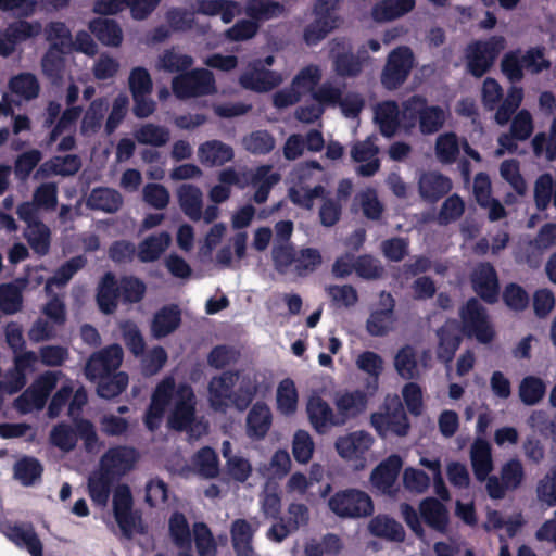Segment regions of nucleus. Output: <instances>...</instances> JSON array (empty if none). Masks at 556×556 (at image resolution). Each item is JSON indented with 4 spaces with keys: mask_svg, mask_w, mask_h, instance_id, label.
I'll use <instances>...</instances> for the list:
<instances>
[{
    "mask_svg": "<svg viewBox=\"0 0 556 556\" xmlns=\"http://www.w3.org/2000/svg\"><path fill=\"white\" fill-rule=\"evenodd\" d=\"M73 424L74 427L65 421L54 425L50 431L51 444L63 452H71L80 439L87 453L98 452L103 446L92 421L76 417L73 418Z\"/></svg>",
    "mask_w": 556,
    "mask_h": 556,
    "instance_id": "1",
    "label": "nucleus"
},
{
    "mask_svg": "<svg viewBox=\"0 0 556 556\" xmlns=\"http://www.w3.org/2000/svg\"><path fill=\"white\" fill-rule=\"evenodd\" d=\"M505 47L506 40L500 35L470 42L465 53L468 73L476 78L484 76L493 67Z\"/></svg>",
    "mask_w": 556,
    "mask_h": 556,
    "instance_id": "2",
    "label": "nucleus"
},
{
    "mask_svg": "<svg viewBox=\"0 0 556 556\" xmlns=\"http://www.w3.org/2000/svg\"><path fill=\"white\" fill-rule=\"evenodd\" d=\"M460 329L467 338L489 344L495 337L486 308L476 298H470L459 309Z\"/></svg>",
    "mask_w": 556,
    "mask_h": 556,
    "instance_id": "3",
    "label": "nucleus"
},
{
    "mask_svg": "<svg viewBox=\"0 0 556 556\" xmlns=\"http://www.w3.org/2000/svg\"><path fill=\"white\" fill-rule=\"evenodd\" d=\"M114 518L126 539H131L134 532L144 534L147 529L142 523L139 510H134V497L127 484L118 485L113 494Z\"/></svg>",
    "mask_w": 556,
    "mask_h": 556,
    "instance_id": "4",
    "label": "nucleus"
},
{
    "mask_svg": "<svg viewBox=\"0 0 556 556\" xmlns=\"http://www.w3.org/2000/svg\"><path fill=\"white\" fill-rule=\"evenodd\" d=\"M329 509L340 518H363L371 516L374 503L371 497L357 489H345L336 492L328 500Z\"/></svg>",
    "mask_w": 556,
    "mask_h": 556,
    "instance_id": "5",
    "label": "nucleus"
},
{
    "mask_svg": "<svg viewBox=\"0 0 556 556\" xmlns=\"http://www.w3.org/2000/svg\"><path fill=\"white\" fill-rule=\"evenodd\" d=\"M172 89L180 100L214 94L217 90L215 77L206 68H194L175 76Z\"/></svg>",
    "mask_w": 556,
    "mask_h": 556,
    "instance_id": "6",
    "label": "nucleus"
},
{
    "mask_svg": "<svg viewBox=\"0 0 556 556\" xmlns=\"http://www.w3.org/2000/svg\"><path fill=\"white\" fill-rule=\"evenodd\" d=\"M415 58L409 47L401 46L393 49L387 56L380 75L381 85L387 90L399 89L408 78Z\"/></svg>",
    "mask_w": 556,
    "mask_h": 556,
    "instance_id": "7",
    "label": "nucleus"
},
{
    "mask_svg": "<svg viewBox=\"0 0 556 556\" xmlns=\"http://www.w3.org/2000/svg\"><path fill=\"white\" fill-rule=\"evenodd\" d=\"M173 408L167 417V426L175 431H186L195 420V394L188 383L175 384Z\"/></svg>",
    "mask_w": 556,
    "mask_h": 556,
    "instance_id": "8",
    "label": "nucleus"
},
{
    "mask_svg": "<svg viewBox=\"0 0 556 556\" xmlns=\"http://www.w3.org/2000/svg\"><path fill=\"white\" fill-rule=\"evenodd\" d=\"M25 18L18 17L0 31L1 56L8 58L12 55L17 45L34 39L41 34L42 25L39 21L29 22Z\"/></svg>",
    "mask_w": 556,
    "mask_h": 556,
    "instance_id": "9",
    "label": "nucleus"
},
{
    "mask_svg": "<svg viewBox=\"0 0 556 556\" xmlns=\"http://www.w3.org/2000/svg\"><path fill=\"white\" fill-rule=\"evenodd\" d=\"M174 391L175 380L173 377H166L157 383L143 417L148 430L153 432L161 427L166 408L174 396Z\"/></svg>",
    "mask_w": 556,
    "mask_h": 556,
    "instance_id": "10",
    "label": "nucleus"
},
{
    "mask_svg": "<svg viewBox=\"0 0 556 556\" xmlns=\"http://www.w3.org/2000/svg\"><path fill=\"white\" fill-rule=\"evenodd\" d=\"M330 54L333 70L340 77H357L363 71L362 60L353 53L351 40L345 37L331 41Z\"/></svg>",
    "mask_w": 556,
    "mask_h": 556,
    "instance_id": "11",
    "label": "nucleus"
},
{
    "mask_svg": "<svg viewBox=\"0 0 556 556\" xmlns=\"http://www.w3.org/2000/svg\"><path fill=\"white\" fill-rule=\"evenodd\" d=\"M473 291L488 304H495L500 298V281L494 266L490 262L479 263L471 273Z\"/></svg>",
    "mask_w": 556,
    "mask_h": 556,
    "instance_id": "12",
    "label": "nucleus"
},
{
    "mask_svg": "<svg viewBox=\"0 0 556 556\" xmlns=\"http://www.w3.org/2000/svg\"><path fill=\"white\" fill-rule=\"evenodd\" d=\"M435 334L438 338L437 358L448 365L453 362L465 336L460 329V323L455 318H448L437 330Z\"/></svg>",
    "mask_w": 556,
    "mask_h": 556,
    "instance_id": "13",
    "label": "nucleus"
},
{
    "mask_svg": "<svg viewBox=\"0 0 556 556\" xmlns=\"http://www.w3.org/2000/svg\"><path fill=\"white\" fill-rule=\"evenodd\" d=\"M403 466L397 454H392L380 462L370 473V482L381 494L394 496L397 493L395 482Z\"/></svg>",
    "mask_w": 556,
    "mask_h": 556,
    "instance_id": "14",
    "label": "nucleus"
},
{
    "mask_svg": "<svg viewBox=\"0 0 556 556\" xmlns=\"http://www.w3.org/2000/svg\"><path fill=\"white\" fill-rule=\"evenodd\" d=\"M240 377V370H225L214 376L207 386L208 403L215 412H226L230 407L232 389Z\"/></svg>",
    "mask_w": 556,
    "mask_h": 556,
    "instance_id": "15",
    "label": "nucleus"
},
{
    "mask_svg": "<svg viewBox=\"0 0 556 556\" xmlns=\"http://www.w3.org/2000/svg\"><path fill=\"white\" fill-rule=\"evenodd\" d=\"M281 81V75L264 67L260 60L250 63L239 77V84L242 88L255 92H268L279 86Z\"/></svg>",
    "mask_w": 556,
    "mask_h": 556,
    "instance_id": "16",
    "label": "nucleus"
},
{
    "mask_svg": "<svg viewBox=\"0 0 556 556\" xmlns=\"http://www.w3.org/2000/svg\"><path fill=\"white\" fill-rule=\"evenodd\" d=\"M123 361V349L118 344H111L93 353L86 363V376L96 378L116 372Z\"/></svg>",
    "mask_w": 556,
    "mask_h": 556,
    "instance_id": "17",
    "label": "nucleus"
},
{
    "mask_svg": "<svg viewBox=\"0 0 556 556\" xmlns=\"http://www.w3.org/2000/svg\"><path fill=\"white\" fill-rule=\"evenodd\" d=\"M306 413L312 428L318 434L323 435L332 428L343 427L338 413H334L329 403L318 395L309 397Z\"/></svg>",
    "mask_w": 556,
    "mask_h": 556,
    "instance_id": "18",
    "label": "nucleus"
},
{
    "mask_svg": "<svg viewBox=\"0 0 556 556\" xmlns=\"http://www.w3.org/2000/svg\"><path fill=\"white\" fill-rule=\"evenodd\" d=\"M137 458V451L134 447L125 445L110 447L101 457V470L110 476L124 475L134 468Z\"/></svg>",
    "mask_w": 556,
    "mask_h": 556,
    "instance_id": "19",
    "label": "nucleus"
},
{
    "mask_svg": "<svg viewBox=\"0 0 556 556\" xmlns=\"http://www.w3.org/2000/svg\"><path fill=\"white\" fill-rule=\"evenodd\" d=\"M370 396L372 395L368 393L366 388L365 390L356 389L337 394L334 405L339 417H341L340 420L342 421V426L346 425L350 419L358 417L366 410Z\"/></svg>",
    "mask_w": 556,
    "mask_h": 556,
    "instance_id": "20",
    "label": "nucleus"
},
{
    "mask_svg": "<svg viewBox=\"0 0 556 556\" xmlns=\"http://www.w3.org/2000/svg\"><path fill=\"white\" fill-rule=\"evenodd\" d=\"M374 443L372 437L366 431H354L339 437L334 446L338 454L344 459H358L369 451Z\"/></svg>",
    "mask_w": 556,
    "mask_h": 556,
    "instance_id": "21",
    "label": "nucleus"
},
{
    "mask_svg": "<svg viewBox=\"0 0 556 556\" xmlns=\"http://www.w3.org/2000/svg\"><path fill=\"white\" fill-rule=\"evenodd\" d=\"M419 514L424 522L437 532L444 533L448 527V510L437 497L428 496L419 503Z\"/></svg>",
    "mask_w": 556,
    "mask_h": 556,
    "instance_id": "22",
    "label": "nucleus"
},
{
    "mask_svg": "<svg viewBox=\"0 0 556 556\" xmlns=\"http://www.w3.org/2000/svg\"><path fill=\"white\" fill-rule=\"evenodd\" d=\"M121 298L119 282L112 271L105 273L97 288L96 301L101 313L113 314Z\"/></svg>",
    "mask_w": 556,
    "mask_h": 556,
    "instance_id": "23",
    "label": "nucleus"
},
{
    "mask_svg": "<svg viewBox=\"0 0 556 556\" xmlns=\"http://www.w3.org/2000/svg\"><path fill=\"white\" fill-rule=\"evenodd\" d=\"M81 165V160L77 154L53 156L39 166L36 177L48 178L52 175L62 177L74 176L80 170Z\"/></svg>",
    "mask_w": 556,
    "mask_h": 556,
    "instance_id": "24",
    "label": "nucleus"
},
{
    "mask_svg": "<svg viewBox=\"0 0 556 556\" xmlns=\"http://www.w3.org/2000/svg\"><path fill=\"white\" fill-rule=\"evenodd\" d=\"M243 13L262 26L267 21L285 16L287 8L277 0H245Z\"/></svg>",
    "mask_w": 556,
    "mask_h": 556,
    "instance_id": "25",
    "label": "nucleus"
},
{
    "mask_svg": "<svg viewBox=\"0 0 556 556\" xmlns=\"http://www.w3.org/2000/svg\"><path fill=\"white\" fill-rule=\"evenodd\" d=\"M368 531L376 538L394 543H403L406 538L404 527L393 517L386 514L374 516L368 523Z\"/></svg>",
    "mask_w": 556,
    "mask_h": 556,
    "instance_id": "26",
    "label": "nucleus"
},
{
    "mask_svg": "<svg viewBox=\"0 0 556 556\" xmlns=\"http://www.w3.org/2000/svg\"><path fill=\"white\" fill-rule=\"evenodd\" d=\"M273 424V415L265 402H256L247 416V434L253 440L264 439Z\"/></svg>",
    "mask_w": 556,
    "mask_h": 556,
    "instance_id": "27",
    "label": "nucleus"
},
{
    "mask_svg": "<svg viewBox=\"0 0 556 556\" xmlns=\"http://www.w3.org/2000/svg\"><path fill=\"white\" fill-rule=\"evenodd\" d=\"M381 304L384 307L371 312L366 323L368 333L374 337H383L388 333L394 313L395 301L390 293H381Z\"/></svg>",
    "mask_w": 556,
    "mask_h": 556,
    "instance_id": "28",
    "label": "nucleus"
},
{
    "mask_svg": "<svg viewBox=\"0 0 556 556\" xmlns=\"http://www.w3.org/2000/svg\"><path fill=\"white\" fill-rule=\"evenodd\" d=\"M181 324V313L177 305H165L153 316L151 332L155 339L173 333Z\"/></svg>",
    "mask_w": 556,
    "mask_h": 556,
    "instance_id": "29",
    "label": "nucleus"
},
{
    "mask_svg": "<svg viewBox=\"0 0 556 556\" xmlns=\"http://www.w3.org/2000/svg\"><path fill=\"white\" fill-rule=\"evenodd\" d=\"M419 194L429 202H437L452 189L451 179L440 173L424 174L418 182Z\"/></svg>",
    "mask_w": 556,
    "mask_h": 556,
    "instance_id": "30",
    "label": "nucleus"
},
{
    "mask_svg": "<svg viewBox=\"0 0 556 556\" xmlns=\"http://www.w3.org/2000/svg\"><path fill=\"white\" fill-rule=\"evenodd\" d=\"M356 366L369 376L365 388L369 394L375 395L379 387V377L383 370L382 357L376 352L364 351L357 356Z\"/></svg>",
    "mask_w": 556,
    "mask_h": 556,
    "instance_id": "31",
    "label": "nucleus"
},
{
    "mask_svg": "<svg viewBox=\"0 0 556 556\" xmlns=\"http://www.w3.org/2000/svg\"><path fill=\"white\" fill-rule=\"evenodd\" d=\"M198 152L201 163L210 166H222L235 156L229 144L216 139L200 144Z\"/></svg>",
    "mask_w": 556,
    "mask_h": 556,
    "instance_id": "32",
    "label": "nucleus"
},
{
    "mask_svg": "<svg viewBox=\"0 0 556 556\" xmlns=\"http://www.w3.org/2000/svg\"><path fill=\"white\" fill-rule=\"evenodd\" d=\"M254 532L255 530L248 520L239 518L232 521L230 535L237 556H254L252 546Z\"/></svg>",
    "mask_w": 556,
    "mask_h": 556,
    "instance_id": "33",
    "label": "nucleus"
},
{
    "mask_svg": "<svg viewBox=\"0 0 556 556\" xmlns=\"http://www.w3.org/2000/svg\"><path fill=\"white\" fill-rule=\"evenodd\" d=\"M400 108L393 100L379 103L375 110V121L379 125L382 136L392 137L400 127Z\"/></svg>",
    "mask_w": 556,
    "mask_h": 556,
    "instance_id": "34",
    "label": "nucleus"
},
{
    "mask_svg": "<svg viewBox=\"0 0 556 556\" xmlns=\"http://www.w3.org/2000/svg\"><path fill=\"white\" fill-rule=\"evenodd\" d=\"M471 466L478 481L486 480L493 469L491 445L483 439H478L470 451Z\"/></svg>",
    "mask_w": 556,
    "mask_h": 556,
    "instance_id": "35",
    "label": "nucleus"
},
{
    "mask_svg": "<svg viewBox=\"0 0 556 556\" xmlns=\"http://www.w3.org/2000/svg\"><path fill=\"white\" fill-rule=\"evenodd\" d=\"M90 31L103 45L118 47L123 41V31L114 20L97 17L89 23Z\"/></svg>",
    "mask_w": 556,
    "mask_h": 556,
    "instance_id": "36",
    "label": "nucleus"
},
{
    "mask_svg": "<svg viewBox=\"0 0 556 556\" xmlns=\"http://www.w3.org/2000/svg\"><path fill=\"white\" fill-rule=\"evenodd\" d=\"M43 466L34 456H23L13 466V477L24 486H31L41 480Z\"/></svg>",
    "mask_w": 556,
    "mask_h": 556,
    "instance_id": "37",
    "label": "nucleus"
},
{
    "mask_svg": "<svg viewBox=\"0 0 556 556\" xmlns=\"http://www.w3.org/2000/svg\"><path fill=\"white\" fill-rule=\"evenodd\" d=\"M178 202L182 212L192 220L202 217V192L193 185H181L177 190Z\"/></svg>",
    "mask_w": 556,
    "mask_h": 556,
    "instance_id": "38",
    "label": "nucleus"
},
{
    "mask_svg": "<svg viewBox=\"0 0 556 556\" xmlns=\"http://www.w3.org/2000/svg\"><path fill=\"white\" fill-rule=\"evenodd\" d=\"M170 236L166 231L157 235H151L139 243L138 258L142 263L155 262L162 253L168 248Z\"/></svg>",
    "mask_w": 556,
    "mask_h": 556,
    "instance_id": "39",
    "label": "nucleus"
},
{
    "mask_svg": "<svg viewBox=\"0 0 556 556\" xmlns=\"http://www.w3.org/2000/svg\"><path fill=\"white\" fill-rule=\"evenodd\" d=\"M371 424L379 433L389 431L403 437L409 430V422L403 410L392 414H374L371 416Z\"/></svg>",
    "mask_w": 556,
    "mask_h": 556,
    "instance_id": "40",
    "label": "nucleus"
},
{
    "mask_svg": "<svg viewBox=\"0 0 556 556\" xmlns=\"http://www.w3.org/2000/svg\"><path fill=\"white\" fill-rule=\"evenodd\" d=\"M326 194L329 192L323 185L318 184L311 188L302 181L288 191L289 199L294 205L308 211L313 208L315 199H323Z\"/></svg>",
    "mask_w": 556,
    "mask_h": 556,
    "instance_id": "41",
    "label": "nucleus"
},
{
    "mask_svg": "<svg viewBox=\"0 0 556 556\" xmlns=\"http://www.w3.org/2000/svg\"><path fill=\"white\" fill-rule=\"evenodd\" d=\"M88 205L93 210L105 213H115L123 205L121 193L111 188H96L91 191Z\"/></svg>",
    "mask_w": 556,
    "mask_h": 556,
    "instance_id": "42",
    "label": "nucleus"
},
{
    "mask_svg": "<svg viewBox=\"0 0 556 556\" xmlns=\"http://www.w3.org/2000/svg\"><path fill=\"white\" fill-rule=\"evenodd\" d=\"M66 50L63 49V42H52L49 49L41 59V67L43 74L52 79L60 78L64 70V54Z\"/></svg>",
    "mask_w": 556,
    "mask_h": 556,
    "instance_id": "43",
    "label": "nucleus"
},
{
    "mask_svg": "<svg viewBox=\"0 0 556 556\" xmlns=\"http://www.w3.org/2000/svg\"><path fill=\"white\" fill-rule=\"evenodd\" d=\"M24 237L36 254L43 256L49 253L51 231L45 223L38 222L29 225L24 232Z\"/></svg>",
    "mask_w": 556,
    "mask_h": 556,
    "instance_id": "44",
    "label": "nucleus"
},
{
    "mask_svg": "<svg viewBox=\"0 0 556 556\" xmlns=\"http://www.w3.org/2000/svg\"><path fill=\"white\" fill-rule=\"evenodd\" d=\"M531 144L536 156L544 155L551 162L556 160V116L552 119L548 132H538Z\"/></svg>",
    "mask_w": 556,
    "mask_h": 556,
    "instance_id": "45",
    "label": "nucleus"
},
{
    "mask_svg": "<svg viewBox=\"0 0 556 556\" xmlns=\"http://www.w3.org/2000/svg\"><path fill=\"white\" fill-rule=\"evenodd\" d=\"M96 380H98V395L106 400L122 394L128 386V375L123 371L99 377Z\"/></svg>",
    "mask_w": 556,
    "mask_h": 556,
    "instance_id": "46",
    "label": "nucleus"
},
{
    "mask_svg": "<svg viewBox=\"0 0 556 556\" xmlns=\"http://www.w3.org/2000/svg\"><path fill=\"white\" fill-rule=\"evenodd\" d=\"M415 0H394L378 4L372 9V16L378 22L396 20L415 8Z\"/></svg>",
    "mask_w": 556,
    "mask_h": 556,
    "instance_id": "47",
    "label": "nucleus"
},
{
    "mask_svg": "<svg viewBox=\"0 0 556 556\" xmlns=\"http://www.w3.org/2000/svg\"><path fill=\"white\" fill-rule=\"evenodd\" d=\"M168 531L176 547H190L192 535L186 516L180 511H175L168 520Z\"/></svg>",
    "mask_w": 556,
    "mask_h": 556,
    "instance_id": "48",
    "label": "nucleus"
},
{
    "mask_svg": "<svg viewBox=\"0 0 556 556\" xmlns=\"http://www.w3.org/2000/svg\"><path fill=\"white\" fill-rule=\"evenodd\" d=\"M546 393L545 382L535 376H526L519 384V399L528 406L538 404Z\"/></svg>",
    "mask_w": 556,
    "mask_h": 556,
    "instance_id": "49",
    "label": "nucleus"
},
{
    "mask_svg": "<svg viewBox=\"0 0 556 556\" xmlns=\"http://www.w3.org/2000/svg\"><path fill=\"white\" fill-rule=\"evenodd\" d=\"M193 465L197 467L199 473L206 479H214L219 473V459L210 446L200 448L193 456Z\"/></svg>",
    "mask_w": 556,
    "mask_h": 556,
    "instance_id": "50",
    "label": "nucleus"
},
{
    "mask_svg": "<svg viewBox=\"0 0 556 556\" xmlns=\"http://www.w3.org/2000/svg\"><path fill=\"white\" fill-rule=\"evenodd\" d=\"M394 366L397 374L406 380L416 379L419 375L416 352L413 346L401 348L395 357Z\"/></svg>",
    "mask_w": 556,
    "mask_h": 556,
    "instance_id": "51",
    "label": "nucleus"
},
{
    "mask_svg": "<svg viewBox=\"0 0 556 556\" xmlns=\"http://www.w3.org/2000/svg\"><path fill=\"white\" fill-rule=\"evenodd\" d=\"M10 539L18 547H25L31 556H42V543L31 527L24 529L21 526H14L11 529Z\"/></svg>",
    "mask_w": 556,
    "mask_h": 556,
    "instance_id": "52",
    "label": "nucleus"
},
{
    "mask_svg": "<svg viewBox=\"0 0 556 556\" xmlns=\"http://www.w3.org/2000/svg\"><path fill=\"white\" fill-rule=\"evenodd\" d=\"M135 138L140 144L163 147L169 141L170 132L164 126L148 123L136 130Z\"/></svg>",
    "mask_w": 556,
    "mask_h": 556,
    "instance_id": "53",
    "label": "nucleus"
},
{
    "mask_svg": "<svg viewBox=\"0 0 556 556\" xmlns=\"http://www.w3.org/2000/svg\"><path fill=\"white\" fill-rule=\"evenodd\" d=\"M121 299L124 304H136L142 301L147 292L146 283L136 276H122L118 280Z\"/></svg>",
    "mask_w": 556,
    "mask_h": 556,
    "instance_id": "54",
    "label": "nucleus"
},
{
    "mask_svg": "<svg viewBox=\"0 0 556 556\" xmlns=\"http://www.w3.org/2000/svg\"><path fill=\"white\" fill-rule=\"evenodd\" d=\"M111 477L105 471L90 476L88 480V493L91 501L100 507L108 504L111 492Z\"/></svg>",
    "mask_w": 556,
    "mask_h": 556,
    "instance_id": "55",
    "label": "nucleus"
},
{
    "mask_svg": "<svg viewBox=\"0 0 556 556\" xmlns=\"http://www.w3.org/2000/svg\"><path fill=\"white\" fill-rule=\"evenodd\" d=\"M435 155L443 164H453L457 160L459 144L455 132H444L437 138Z\"/></svg>",
    "mask_w": 556,
    "mask_h": 556,
    "instance_id": "56",
    "label": "nucleus"
},
{
    "mask_svg": "<svg viewBox=\"0 0 556 556\" xmlns=\"http://www.w3.org/2000/svg\"><path fill=\"white\" fill-rule=\"evenodd\" d=\"M523 100V89L521 87L511 86L506 98L498 105L495 119L497 124L505 125L509 122L513 114L517 111Z\"/></svg>",
    "mask_w": 556,
    "mask_h": 556,
    "instance_id": "57",
    "label": "nucleus"
},
{
    "mask_svg": "<svg viewBox=\"0 0 556 556\" xmlns=\"http://www.w3.org/2000/svg\"><path fill=\"white\" fill-rule=\"evenodd\" d=\"M9 87L11 91L26 100H33L38 97L40 86L37 77L31 73H21L10 79Z\"/></svg>",
    "mask_w": 556,
    "mask_h": 556,
    "instance_id": "58",
    "label": "nucleus"
},
{
    "mask_svg": "<svg viewBox=\"0 0 556 556\" xmlns=\"http://www.w3.org/2000/svg\"><path fill=\"white\" fill-rule=\"evenodd\" d=\"M106 109L108 105L103 98H98L91 101L81 121V132L85 135L98 132Z\"/></svg>",
    "mask_w": 556,
    "mask_h": 556,
    "instance_id": "59",
    "label": "nucleus"
},
{
    "mask_svg": "<svg viewBox=\"0 0 556 556\" xmlns=\"http://www.w3.org/2000/svg\"><path fill=\"white\" fill-rule=\"evenodd\" d=\"M243 146L247 151L256 155L270 153L275 148V138L267 130H255L243 138Z\"/></svg>",
    "mask_w": 556,
    "mask_h": 556,
    "instance_id": "60",
    "label": "nucleus"
},
{
    "mask_svg": "<svg viewBox=\"0 0 556 556\" xmlns=\"http://www.w3.org/2000/svg\"><path fill=\"white\" fill-rule=\"evenodd\" d=\"M445 118V112L441 106L427 103L418 122L420 132L424 135L438 132L443 127Z\"/></svg>",
    "mask_w": 556,
    "mask_h": 556,
    "instance_id": "61",
    "label": "nucleus"
},
{
    "mask_svg": "<svg viewBox=\"0 0 556 556\" xmlns=\"http://www.w3.org/2000/svg\"><path fill=\"white\" fill-rule=\"evenodd\" d=\"M23 295L18 286L13 282L0 285V309L5 315H13L22 309Z\"/></svg>",
    "mask_w": 556,
    "mask_h": 556,
    "instance_id": "62",
    "label": "nucleus"
},
{
    "mask_svg": "<svg viewBox=\"0 0 556 556\" xmlns=\"http://www.w3.org/2000/svg\"><path fill=\"white\" fill-rule=\"evenodd\" d=\"M119 328L123 341L130 353L136 357L142 356L146 350V341L137 324L132 320H125Z\"/></svg>",
    "mask_w": 556,
    "mask_h": 556,
    "instance_id": "63",
    "label": "nucleus"
},
{
    "mask_svg": "<svg viewBox=\"0 0 556 556\" xmlns=\"http://www.w3.org/2000/svg\"><path fill=\"white\" fill-rule=\"evenodd\" d=\"M193 536L199 556H215L216 542L210 527L202 521L193 523Z\"/></svg>",
    "mask_w": 556,
    "mask_h": 556,
    "instance_id": "64",
    "label": "nucleus"
}]
</instances>
